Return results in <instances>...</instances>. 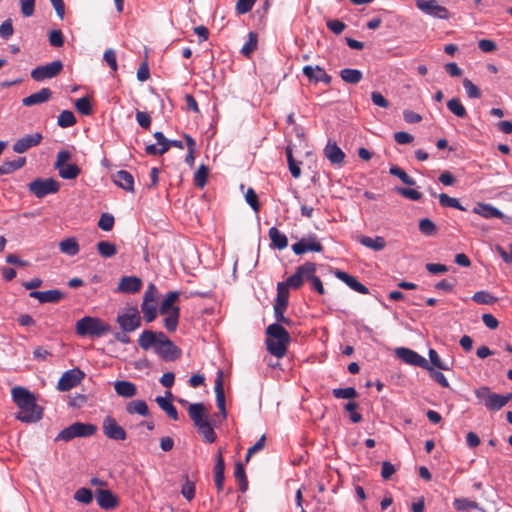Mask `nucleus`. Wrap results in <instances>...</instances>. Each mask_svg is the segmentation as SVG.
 <instances>
[{
  "label": "nucleus",
  "instance_id": "obj_37",
  "mask_svg": "<svg viewBox=\"0 0 512 512\" xmlns=\"http://www.w3.org/2000/svg\"><path fill=\"white\" fill-rule=\"evenodd\" d=\"M179 292L178 291H171L169 292L166 297L163 299L159 312L160 314H166L169 311H171L172 307H176L174 305L175 301L179 298Z\"/></svg>",
  "mask_w": 512,
  "mask_h": 512
},
{
  "label": "nucleus",
  "instance_id": "obj_28",
  "mask_svg": "<svg viewBox=\"0 0 512 512\" xmlns=\"http://www.w3.org/2000/svg\"><path fill=\"white\" fill-rule=\"evenodd\" d=\"M114 390L118 396H121L123 398H132L135 395H137L136 385L127 380L115 381Z\"/></svg>",
  "mask_w": 512,
  "mask_h": 512
},
{
  "label": "nucleus",
  "instance_id": "obj_13",
  "mask_svg": "<svg viewBox=\"0 0 512 512\" xmlns=\"http://www.w3.org/2000/svg\"><path fill=\"white\" fill-rule=\"evenodd\" d=\"M416 7L423 13L437 19H448L450 17L448 9L439 5L435 0H416Z\"/></svg>",
  "mask_w": 512,
  "mask_h": 512
},
{
  "label": "nucleus",
  "instance_id": "obj_63",
  "mask_svg": "<svg viewBox=\"0 0 512 512\" xmlns=\"http://www.w3.org/2000/svg\"><path fill=\"white\" fill-rule=\"evenodd\" d=\"M246 202L249 206L255 211L258 212L260 210V204L258 201L257 194L252 188H249L245 194Z\"/></svg>",
  "mask_w": 512,
  "mask_h": 512
},
{
  "label": "nucleus",
  "instance_id": "obj_46",
  "mask_svg": "<svg viewBox=\"0 0 512 512\" xmlns=\"http://www.w3.org/2000/svg\"><path fill=\"white\" fill-rule=\"evenodd\" d=\"M448 109L457 117L464 118L467 115L465 107L457 98H452L447 102Z\"/></svg>",
  "mask_w": 512,
  "mask_h": 512
},
{
  "label": "nucleus",
  "instance_id": "obj_25",
  "mask_svg": "<svg viewBox=\"0 0 512 512\" xmlns=\"http://www.w3.org/2000/svg\"><path fill=\"white\" fill-rule=\"evenodd\" d=\"M96 500L98 505L105 510L114 509L118 505L117 497L110 490L106 489L96 492Z\"/></svg>",
  "mask_w": 512,
  "mask_h": 512
},
{
  "label": "nucleus",
  "instance_id": "obj_38",
  "mask_svg": "<svg viewBox=\"0 0 512 512\" xmlns=\"http://www.w3.org/2000/svg\"><path fill=\"white\" fill-rule=\"evenodd\" d=\"M97 250H98V253L103 257V258H111L113 256L116 255L117 253V248L116 246L109 242V241H100L97 243Z\"/></svg>",
  "mask_w": 512,
  "mask_h": 512
},
{
  "label": "nucleus",
  "instance_id": "obj_16",
  "mask_svg": "<svg viewBox=\"0 0 512 512\" xmlns=\"http://www.w3.org/2000/svg\"><path fill=\"white\" fill-rule=\"evenodd\" d=\"M292 251L296 255H302L307 252H322L323 246L317 240L315 235H310L307 237L301 238L298 242L292 245Z\"/></svg>",
  "mask_w": 512,
  "mask_h": 512
},
{
  "label": "nucleus",
  "instance_id": "obj_42",
  "mask_svg": "<svg viewBox=\"0 0 512 512\" xmlns=\"http://www.w3.org/2000/svg\"><path fill=\"white\" fill-rule=\"evenodd\" d=\"M234 476L235 479L239 482V489L242 492H245L247 490L248 481L246 478L244 467L240 462H237L235 465Z\"/></svg>",
  "mask_w": 512,
  "mask_h": 512
},
{
  "label": "nucleus",
  "instance_id": "obj_7",
  "mask_svg": "<svg viewBox=\"0 0 512 512\" xmlns=\"http://www.w3.org/2000/svg\"><path fill=\"white\" fill-rule=\"evenodd\" d=\"M71 158L72 154L68 150H60L57 153L54 168L58 171V174L62 179H76L81 172L80 168L76 164H67Z\"/></svg>",
  "mask_w": 512,
  "mask_h": 512
},
{
  "label": "nucleus",
  "instance_id": "obj_1",
  "mask_svg": "<svg viewBox=\"0 0 512 512\" xmlns=\"http://www.w3.org/2000/svg\"><path fill=\"white\" fill-rule=\"evenodd\" d=\"M12 399L19 408L16 419L24 423H36L43 415L42 408L27 388L16 386L11 390Z\"/></svg>",
  "mask_w": 512,
  "mask_h": 512
},
{
  "label": "nucleus",
  "instance_id": "obj_10",
  "mask_svg": "<svg viewBox=\"0 0 512 512\" xmlns=\"http://www.w3.org/2000/svg\"><path fill=\"white\" fill-rule=\"evenodd\" d=\"M29 191L37 198H43L49 194H55L60 189V184L53 178H37L29 183Z\"/></svg>",
  "mask_w": 512,
  "mask_h": 512
},
{
  "label": "nucleus",
  "instance_id": "obj_30",
  "mask_svg": "<svg viewBox=\"0 0 512 512\" xmlns=\"http://www.w3.org/2000/svg\"><path fill=\"white\" fill-rule=\"evenodd\" d=\"M158 341V332L151 330H144L138 338V344L143 350H149L151 347L155 349Z\"/></svg>",
  "mask_w": 512,
  "mask_h": 512
},
{
  "label": "nucleus",
  "instance_id": "obj_8",
  "mask_svg": "<svg viewBox=\"0 0 512 512\" xmlns=\"http://www.w3.org/2000/svg\"><path fill=\"white\" fill-rule=\"evenodd\" d=\"M288 298H289V291L285 289L284 284L278 283L277 284V296L274 303V318L276 320L275 323L285 324L287 326H290L292 321L291 319L287 318L284 313L288 306Z\"/></svg>",
  "mask_w": 512,
  "mask_h": 512
},
{
  "label": "nucleus",
  "instance_id": "obj_53",
  "mask_svg": "<svg viewBox=\"0 0 512 512\" xmlns=\"http://www.w3.org/2000/svg\"><path fill=\"white\" fill-rule=\"evenodd\" d=\"M257 47V34L255 32H249L248 40L243 45L241 52L243 55H250Z\"/></svg>",
  "mask_w": 512,
  "mask_h": 512
},
{
  "label": "nucleus",
  "instance_id": "obj_19",
  "mask_svg": "<svg viewBox=\"0 0 512 512\" xmlns=\"http://www.w3.org/2000/svg\"><path fill=\"white\" fill-rule=\"evenodd\" d=\"M215 394H216V404L221 412L220 418L217 416V418L221 421L226 420L227 418V412H226V406H225V393H224V387H223V374L222 372L218 373V376L215 380Z\"/></svg>",
  "mask_w": 512,
  "mask_h": 512
},
{
  "label": "nucleus",
  "instance_id": "obj_58",
  "mask_svg": "<svg viewBox=\"0 0 512 512\" xmlns=\"http://www.w3.org/2000/svg\"><path fill=\"white\" fill-rule=\"evenodd\" d=\"M14 33V28L11 19H6L0 25V38L8 40Z\"/></svg>",
  "mask_w": 512,
  "mask_h": 512
},
{
  "label": "nucleus",
  "instance_id": "obj_44",
  "mask_svg": "<svg viewBox=\"0 0 512 512\" xmlns=\"http://www.w3.org/2000/svg\"><path fill=\"white\" fill-rule=\"evenodd\" d=\"M389 172L391 175L398 177L406 185L413 186L416 183L412 177L396 165L391 166Z\"/></svg>",
  "mask_w": 512,
  "mask_h": 512
},
{
  "label": "nucleus",
  "instance_id": "obj_60",
  "mask_svg": "<svg viewBox=\"0 0 512 512\" xmlns=\"http://www.w3.org/2000/svg\"><path fill=\"white\" fill-rule=\"evenodd\" d=\"M157 299H158V290L154 284L150 283L147 286V289L144 293L143 302L157 303Z\"/></svg>",
  "mask_w": 512,
  "mask_h": 512
},
{
  "label": "nucleus",
  "instance_id": "obj_9",
  "mask_svg": "<svg viewBox=\"0 0 512 512\" xmlns=\"http://www.w3.org/2000/svg\"><path fill=\"white\" fill-rule=\"evenodd\" d=\"M117 323L123 332H133L141 326V316L137 307H127L117 315Z\"/></svg>",
  "mask_w": 512,
  "mask_h": 512
},
{
  "label": "nucleus",
  "instance_id": "obj_35",
  "mask_svg": "<svg viewBox=\"0 0 512 512\" xmlns=\"http://www.w3.org/2000/svg\"><path fill=\"white\" fill-rule=\"evenodd\" d=\"M269 238L274 247L282 250L287 247L288 239L285 234L281 233L276 227H271L268 231Z\"/></svg>",
  "mask_w": 512,
  "mask_h": 512
},
{
  "label": "nucleus",
  "instance_id": "obj_54",
  "mask_svg": "<svg viewBox=\"0 0 512 512\" xmlns=\"http://www.w3.org/2000/svg\"><path fill=\"white\" fill-rule=\"evenodd\" d=\"M195 490V483L186 476L181 488V494L186 500L191 501L195 497Z\"/></svg>",
  "mask_w": 512,
  "mask_h": 512
},
{
  "label": "nucleus",
  "instance_id": "obj_64",
  "mask_svg": "<svg viewBox=\"0 0 512 512\" xmlns=\"http://www.w3.org/2000/svg\"><path fill=\"white\" fill-rule=\"evenodd\" d=\"M396 191L403 197L413 201H418L422 197V194L415 189L399 187L396 189Z\"/></svg>",
  "mask_w": 512,
  "mask_h": 512
},
{
  "label": "nucleus",
  "instance_id": "obj_23",
  "mask_svg": "<svg viewBox=\"0 0 512 512\" xmlns=\"http://www.w3.org/2000/svg\"><path fill=\"white\" fill-rule=\"evenodd\" d=\"M473 212L482 216L485 219L499 218L507 219V217L495 206L487 203H478L474 208Z\"/></svg>",
  "mask_w": 512,
  "mask_h": 512
},
{
  "label": "nucleus",
  "instance_id": "obj_18",
  "mask_svg": "<svg viewBox=\"0 0 512 512\" xmlns=\"http://www.w3.org/2000/svg\"><path fill=\"white\" fill-rule=\"evenodd\" d=\"M42 139H43V136L39 132L25 135L24 137L18 139L13 144V151L18 154L25 153L30 148L39 145L41 143Z\"/></svg>",
  "mask_w": 512,
  "mask_h": 512
},
{
  "label": "nucleus",
  "instance_id": "obj_22",
  "mask_svg": "<svg viewBox=\"0 0 512 512\" xmlns=\"http://www.w3.org/2000/svg\"><path fill=\"white\" fill-rule=\"evenodd\" d=\"M29 296L37 299L40 303H57L64 297V293L57 289H51L47 291H31Z\"/></svg>",
  "mask_w": 512,
  "mask_h": 512
},
{
  "label": "nucleus",
  "instance_id": "obj_27",
  "mask_svg": "<svg viewBox=\"0 0 512 512\" xmlns=\"http://www.w3.org/2000/svg\"><path fill=\"white\" fill-rule=\"evenodd\" d=\"M114 183L120 188L128 191H134V178L131 173L126 170H119L113 175Z\"/></svg>",
  "mask_w": 512,
  "mask_h": 512
},
{
  "label": "nucleus",
  "instance_id": "obj_2",
  "mask_svg": "<svg viewBox=\"0 0 512 512\" xmlns=\"http://www.w3.org/2000/svg\"><path fill=\"white\" fill-rule=\"evenodd\" d=\"M188 414L199 433L207 443H213L216 440V434L213 426H217L222 421L213 419V423L208 420V411L203 403L191 404L188 408Z\"/></svg>",
  "mask_w": 512,
  "mask_h": 512
},
{
  "label": "nucleus",
  "instance_id": "obj_55",
  "mask_svg": "<svg viewBox=\"0 0 512 512\" xmlns=\"http://www.w3.org/2000/svg\"><path fill=\"white\" fill-rule=\"evenodd\" d=\"M74 499L83 504H90L93 500L92 491L88 488H80L75 492Z\"/></svg>",
  "mask_w": 512,
  "mask_h": 512
},
{
  "label": "nucleus",
  "instance_id": "obj_26",
  "mask_svg": "<svg viewBox=\"0 0 512 512\" xmlns=\"http://www.w3.org/2000/svg\"><path fill=\"white\" fill-rule=\"evenodd\" d=\"M52 96V91L49 88H42L41 90L30 94L29 96L22 99L24 106L30 107L37 104L47 102Z\"/></svg>",
  "mask_w": 512,
  "mask_h": 512
},
{
  "label": "nucleus",
  "instance_id": "obj_59",
  "mask_svg": "<svg viewBox=\"0 0 512 512\" xmlns=\"http://www.w3.org/2000/svg\"><path fill=\"white\" fill-rule=\"evenodd\" d=\"M114 225V217L111 214L104 213L101 215L98 226L103 231H110Z\"/></svg>",
  "mask_w": 512,
  "mask_h": 512
},
{
  "label": "nucleus",
  "instance_id": "obj_49",
  "mask_svg": "<svg viewBox=\"0 0 512 512\" xmlns=\"http://www.w3.org/2000/svg\"><path fill=\"white\" fill-rule=\"evenodd\" d=\"M300 274L301 273L299 272V269L297 268L293 275L288 277L285 282H281L282 284H284L285 289L287 291H289V288L298 289L302 286L304 281L302 280V277Z\"/></svg>",
  "mask_w": 512,
  "mask_h": 512
},
{
  "label": "nucleus",
  "instance_id": "obj_3",
  "mask_svg": "<svg viewBox=\"0 0 512 512\" xmlns=\"http://www.w3.org/2000/svg\"><path fill=\"white\" fill-rule=\"evenodd\" d=\"M266 334L267 350L273 356L282 358L286 354L290 342L289 333L280 323H273L267 327Z\"/></svg>",
  "mask_w": 512,
  "mask_h": 512
},
{
  "label": "nucleus",
  "instance_id": "obj_39",
  "mask_svg": "<svg viewBox=\"0 0 512 512\" xmlns=\"http://www.w3.org/2000/svg\"><path fill=\"white\" fill-rule=\"evenodd\" d=\"M26 163L25 157H19L12 161H5L2 164V171L4 172V175L10 174L20 168H22Z\"/></svg>",
  "mask_w": 512,
  "mask_h": 512
},
{
  "label": "nucleus",
  "instance_id": "obj_4",
  "mask_svg": "<svg viewBox=\"0 0 512 512\" xmlns=\"http://www.w3.org/2000/svg\"><path fill=\"white\" fill-rule=\"evenodd\" d=\"M75 330L79 336L98 338L110 332L111 327L100 318L85 316L76 322Z\"/></svg>",
  "mask_w": 512,
  "mask_h": 512
},
{
  "label": "nucleus",
  "instance_id": "obj_50",
  "mask_svg": "<svg viewBox=\"0 0 512 512\" xmlns=\"http://www.w3.org/2000/svg\"><path fill=\"white\" fill-rule=\"evenodd\" d=\"M453 506L458 511H465L470 509H479V505L475 501L466 498H457L453 502Z\"/></svg>",
  "mask_w": 512,
  "mask_h": 512
},
{
  "label": "nucleus",
  "instance_id": "obj_56",
  "mask_svg": "<svg viewBox=\"0 0 512 512\" xmlns=\"http://www.w3.org/2000/svg\"><path fill=\"white\" fill-rule=\"evenodd\" d=\"M419 230L422 234L430 236L436 232V225L428 218H424L419 222Z\"/></svg>",
  "mask_w": 512,
  "mask_h": 512
},
{
  "label": "nucleus",
  "instance_id": "obj_57",
  "mask_svg": "<svg viewBox=\"0 0 512 512\" xmlns=\"http://www.w3.org/2000/svg\"><path fill=\"white\" fill-rule=\"evenodd\" d=\"M472 299H473V301H475L478 304H492L496 300V298L494 296H492L490 293L484 292V291L476 292L473 295Z\"/></svg>",
  "mask_w": 512,
  "mask_h": 512
},
{
  "label": "nucleus",
  "instance_id": "obj_40",
  "mask_svg": "<svg viewBox=\"0 0 512 512\" xmlns=\"http://www.w3.org/2000/svg\"><path fill=\"white\" fill-rule=\"evenodd\" d=\"M76 123L75 115L70 110H63L57 119V124L62 128H68Z\"/></svg>",
  "mask_w": 512,
  "mask_h": 512
},
{
  "label": "nucleus",
  "instance_id": "obj_29",
  "mask_svg": "<svg viewBox=\"0 0 512 512\" xmlns=\"http://www.w3.org/2000/svg\"><path fill=\"white\" fill-rule=\"evenodd\" d=\"M357 240L360 244L373 251H381L386 246V241L382 236H376L372 238L365 235H359Z\"/></svg>",
  "mask_w": 512,
  "mask_h": 512
},
{
  "label": "nucleus",
  "instance_id": "obj_17",
  "mask_svg": "<svg viewBox=\"0 0 512 512\" xmlns=\"http://www.w3.org/2000/svg\"><path fill=\"white\" fill-rule=\"evenodd\" d=\"M395 353L399 359H401L403 362L407 364L421 367L424 369H430V365L427 362V360L423 356L409 348H397Z\"/></svg>",
  "mask_w": 512,
  "mask_h": 512
},
{
  "label": "nucleus",
  "instance_id": "obj_43",
  "mask_svg": "<svg viewBox=\"0 0 512 512\" xmlns=\"http://www.w3.org/2000/svg\"><path fill=\"white\" fill-rule=\"evenodd\" d=\"M438 198L440 205L443 207L455 208L461 211L465 210V208L461 205L458 199L450 197L445 193L439 194Z\"/></svg>",
  "mask_w": 512,
  "mask_h": 512
},
{
  "label": "nucleus",
  "instance_id": "obj_21",
  "mask_svg": "<svg viewBox=\"0 0 512 512\" xmlns=\"http://www.w3.org/2000/svg\"><path fill=\"white\" fill-rule=\"evenodd\" d=\"M172 393L170 391L165 392V396L156 397L155 401L158 406L167 414L169 418L174 421L178 420V411L176 407L172 404Z\"/></svg>",
  "mask_w": 512,
  "mask_h": 512
},
{
  "label": "nucleus",
  "instance_id": "obj_15",
  "mask_svg": "<svg viewBox=\"0 0 512 512\" xmlns=\"http://www.w3.org/2000/svg\"><path fill=\"white\" fill-rule=\"evenodd\" d=\"M85 374L80 369H71L63 373L61 378L58 381L57 388L59 391L66 392L70 389L76 387L82 379L84 378Z\"/></svg>",
  "mask_w": 512,
  "mask_h": 512
},
{
  "label": "nucleus",
  "instance_id": "obj_34",
  "mask_svg": "<svg viewBox=\"0 0 512 512\" xmlns=\"http://www.w3.org/2000/svg\"><path fill=\"white\" fill-rule=\"evenodd\" d=\"M60 251L68 256H75L79 253L80 247L74 237H69L59 243Z\"/></svg>",
  "mask_w": 512,
  "mask_h": 512
},
{
  "label": "nucleus",
  "instance_id": "obj_32",
  "mask_svg": "<svg viewBox=\"0 0 512 512\" xmlns=\"http://www.w3.org/2000/svg\"><path fill=\"white\" fill-rule=\"evenodd\" d=\"M126 412L128 414H138L144 417L150 415L148 405L144 400H133L126 405Z\"/></svg>",
  "mask_w": 512,
  "mask_h": 512
},
{
  "label": "nucleus",
  "instance_id": "obj_24",
  "mask_svg": "<svg viewBox=\"0 0 512 512\" xmlns=\"http://www.w3.org/2000/svg\"><path fill=\"white\" fill-rule=\"evenodd\" d=\"M303 74L310 81H314L315 83L323 82L328 84L331 81V77L320 66L313 67L310 65H306L303 67Z\"/></svg>",
  "mask_w": 512,
  "mask_h": 512
},
{
  "label": "nucleus",
  "instance_id": "obj_47",
  "mask_svg": "<svg viewBox=\"0 0 512 512\" xmlns=\"http://www.w3.org/2000/svg\"><path fill=\"white\" fill-rule=\"evenodd\" d=\"M298 269L303 281H311L315 276L316 264L313 262H306L303 265H300Z\"/></svg>",
  "mask_w": 512,
  "mask_h": 512
},
{
  "label": "nucleus",
  "instance_id": "obj_61",
  "mask_svg": "<svg viewBox=\"0 0 512 512\" xmlns=\"http://www.w3.org/2000/svg\"><path fill=\"white\" fill-rule=\"evenodd\" d=\"M256 0H238L236 3V12L239 15H243L251 11Z\"/></svg>",
  "mask_w": 512,
  "mask_h": 512
},
{
  "label": "nucleus",
  "instance_id": "obj_14",
  "mask_svg": "<svg viewBox=\"0 0 512 512\" xmlns=\"http://www.w3.org/2000/svg\"><path fill=\"white\" fill-rule=\"evenodd\" d=\"M102 430L104 435L112 440L124 441L127 437V433L124 428L120 426L116 419L110 415L104 417Z\"/></svg>",
  "mask_w": 512,
  "mask_h": 512
},
{
  "label": "nucleus",
  "instance_id": "obj_11",
  "mask_svg": "<svg viewBox=\"0 0 512 512\" xmlns=\"http://www.w3.org/2000/svg\"><path fill=\"white\" fill-rule=\"evenodd\" d=\"M63 69V63L60 60H55L51 63L37 66L31 71V77L33 80L42 82L47 79L54 78Z\"/></svg>",
  "mask_w": 512,
  "mask_h": 512
},
{
  "label": "nucleus",
  "instance_id": "obj_20",
  "mask_svg": "<svg viewBox=\"0 0 512 512\" xmlns=\"http://www.w3.org/2000/svg\"><path fill=\"white\" fill-rule=\"evenodd\" d=\"M142 287V280L137 276H124L120 279L117 291L120 293L134 294Z\"/></svg>",
  "mask_w": 512,
  "mask_h": 512
},
{
  "label": "nucleus",
  "instance_id": "obj_31",
  "mask_svg": "<svg viewBox=\"0 0 512 512\" xmlns=\"http://www.w3.org/2000/svg\"><path fill=\"white\" fill-rule=\"evenodd\" d=\"M324 154L332 164H341L345 157L340 147H338L336 143L331 142L324 148Z\"/></svg>",
  "mask_w": 512,
  "mask_h": 512
},
{
  "label": "nucleus",
  "instance_id": "obj_6",
  "mask_svg": "<svg viewBox=\"0 0 512 512\" xmlns=\"http://www.w3.org/2000/svg\"><path fill=\"white\" fill-rule=\"evenodd\" d=\"M97 432L94 424L75 422L61 430L55 438V441L69 442L74 438H85L93 436Z\"/></svg>",
  "mask_w": 512,
  "mask_h": 512
},
{
  "label": "nucleus",
  "instance_id": "obj_5",
  "mask_svg": "<svg viewBox=\"0 0 512 512\" xmlns=\"http://www.w3.org/2000/svg\"><path fill=\"white\" fill-rule=\"evenodd\" d=\"M474 394L479 403L489 411H499L509 402L507 395L497 394L487 386L476 389Z\"/></svg>",
  "mask_w": 512,
  "mask_h": 512
},
{
  "label": "nucleus",
  "instance_id": "obj_52",
  "mask_svg": "<svg viewBox=\"0 0 512 512\" xmlns=\"http://www.w3.org/2000/svg\"><path fill=\"white\" fill-rule=\"evenodd\" d=\"M463 87L466 91V94L471 99H477L481 97L480 89L468 78L463 80Z\"/></svg>",
  "mask_w": 512,
  "mask_h": 512
},
{
  "label": "nucleus",
  "instance_id": "obj_62",
  "mask_svg": "<svg viewBox=\"0 0 512 512\" xmlns=\"http://www.w3.org/2000/svg\"><path fill=\"white\" fill-rule=\"evenodd\" d=\"M49 43L53 47H62L64 44V36L61 30H52L49 33Z\"/></svg>",
  "mask_w": 512,
  "mask_h": 512
},
{
  "label": "nucleus",
  "instance_id": "obj_48",
  "mask_svg": "<svg viewBox=\"0 0 512 512\" xmlns=\"http://www.w3.org/2000/svg\"><path fill=\"white\" fill-rule=\"evenodd\" d=\"M286 156L291 175L294 178H299L301 176L300 162L294 160L292 150L289 147L286 148Z\"/></svg>",
  "mask_w": 512,
  "mask_h": 512
},
{
  "label": "nucleus",
  "instance_id": "obj_12",
  "mask_svg": "<svg viewBox=\"0 0 512 512\" xmlns=\"http://www.w3.org/2000/svg\"><path fill=\"white\" fill-rule=\"evenodd\" d=\"M158 337L159 341L155 348V352L166 361L176 359L180 354V350L163 332H158Z\"/></svg>",
  "mask_w": 512,
  "mask_h": 512
},
{
  "label": "nucleus",
  "instance_id": "obj_45",
  "mask_svg": "<svg viewBox=\"0 0 512 512\" xmlns=\"http://www.w3.org/2000/svg\"><path fill=\"white\" fill-rule=\"evenodd\" d=\"M208 174V167L203 164L200 165L194 174V184L199 188H203L207 182Z\"/></svg>",
  "mask_w": 512,
  "mask_h": 512
},
{
  "label": "nucleus",
  "instance_id": "obj_41",
  "mask_svg": "<svg viewBox=\"0 0 512 512\" xmlns=\"http://www.w3.org/2000/svg\"><path fill=\"white\" fill-rule=\"evenodd\" d=\"M141 311L146 322H152L157 315V303L142 302Z\"/></svg>",
  "mask_w": 512,
  "mask_h": 512
},
{
  "label": "nucleus",
  "instance_id": "obj_36",
  "mask_svg": "<svg viewBox=\"0 0 512 512\" xmlns=\"http://www.w3.org/2000/svg\"><path fill=\"white\" fill-rule=\"evenodd\" d=\"M165 318L163 320L165 328L169 332H174L177 329L178 321H179V315H180V309L179 307H172L171 311L164 314Z\"/></svg>",
  "mask_w": 512,
  "mask_h": 512
},
{
  "label": "nucleus",
  "instance_id": "obj_33",
  "mask_svg": "<svg viewBox=\"0 0 512 512\" xmlns=\"http://www.w3.org/2000/svg\"><path fill=\"white\" fill-rule=\"evenodd\" d=\"M332 394L337 399H347L348 402L345 404V410L350 414L349 418L352 420V387L347 388H335L332 390Z\"/></svg>",
  "mask_w": 512,
  "mask_h": 512
},
{
  "label": "nucleus",
  "instance_id": "obj_51",
  "mask_svg": "<svg viewBox=\"0 0 512 512\" xmlns=\"http://www.w3.org/2000/svg\"><path fill=\"white\" fill-rule=\"evenodd\" d=\"M75 108L82 115H90L92 113V105L87 97H81L75 101Z\"/></svg>",
  "mask_w": 512,
  "mask_h": 512
}]
</instances>
